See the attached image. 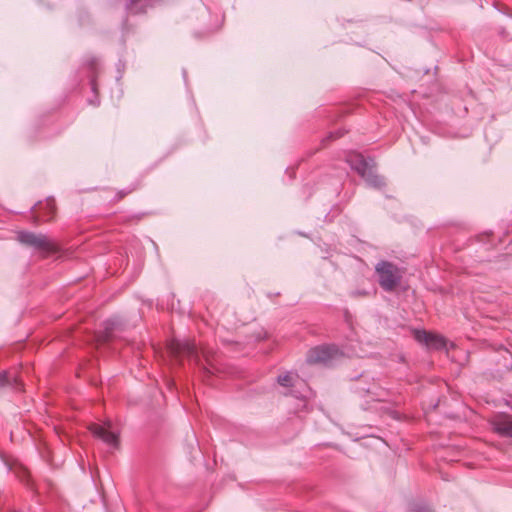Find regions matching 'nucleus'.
<instances>
[{
	"mask_svg": "<svg viewBox=\"0 0 512 512\" xmlns=\"http://www.w3.org/2000/svg\"><path fill=\"white\" fill-rule=\"evenodd\" d=\"M375 271L379 278V284L385 291L394 290L402 279L401 269L388 261L377 263Z\"/></svg>",
	"mask_w": 512,
	"mask_h": 512,
	"instance_id": "1",
	"label": "nucleus"
},
{
	"mask_svg": "<svg viewBox=\"0 0 512 512\" xmlns=\"http://www.w3.org/2000/svg\"><path fill=\"white\" fill-rule=\"evenodd\" d=\"M348 162L350 163L351 168L365 178L370 185L374 187H381L384 185L383 178L372 172L368 162L362 155L355 154L350 156Z\"/></svg>",
	"mask_w": 512,
	"mask_h": 512,
	"instance_id": "2",
	"label": "nucleus"
},
{
	"mask_svg": "<svg viewBox=\"0 0 512 512\" xmlns=\"http://www.w3.org/2000/svg\"><path fill=\"white\" fill-rule=\"evenodd\" d=\"M17 239L20 243L39 251L50 252L55 248L54 243L43 234L22 231L18 233Z\"/></svg>",
	"mask_w": 512,
	"mask_h": 512,
	"instance_id": "3",
	"label": "nucleus"
},
{
	"mask_svg": "<svg viewBox=\"0 0 512 512\" xmlns=\"http://www.w3.org/2000/svg\"><path fill=\"white\" fill-rule=\"evenodd\" d=\"M89 430L91 431L94 437L102 440L108 446H111L113 448L118 447L119 434L116 430L113 429L111 421H106L102 425L93 423L89 426Z\"/></svg>",
	"mask_w": 512,
	"mask_h": 512,
	"instance_id": "4",
	"label": "nucleus"
},
{
	"mask_svg": "<svg viewBox=\"0 0 512 512\" xmlns=\"http://www.w3.org/2000/svg\"><path fill=\"white\" fill-rule=\"evenodd\" d=\"M168 350L175 357L187 356L195 362L199 361V350L192 341L174 339L168 344Z\"/></svg>",
	"mask_w": 512,
	"mask_h": 512,
	"instance_id": "5",
	"label": "nucleus"
},
{
	"mask_svg": "<svg viewBox=\"0 0 512 512\" xmlns=\"http://www.w3.org/2000/svg\"><path fill=\"white\" fill-rule=\"evenodd\" d=\"M414 338L421 344H424L429 349H442L446 346V339L432 332H427L425 330H413Z\"/></svg>",
	"mask_w": 512,
	"mask_h": 512,
	"instance_id": "6",
	"label": "nucleus"
},
{
	"mask_svg": "<svg viewBox=\"0 0 512 512\" xmlns=\"http://www.w3.org/2000/svg\"><path fill=\"white\" fill-rule=\"evenodd\" d=\"M493 430L504 437H512V416L502 414L496 416L492 422Z\"/></svg>",
	"mask_w": 512,
	"mask_h": 512,
	"instance_id": "7",
	"label": "nucleus"
},
{
	"mask_svg": "<svg viewBox=\"0 0 512 512\" xmlns=\"http://www.w3.org/2000/svg\"><path fill=\"white\" fill-rule=\"evenodd\" d=\"M332 358V349L325 346L311 349L307 355V362L311 364L326 363Z\"/></svg>",
	"mask_w": 512,
	"mask_h": 512,
	"instance_id": "8",
	"label": "nucleus"
},
{
	"mask_svg": "<svg viewBox=\"0 0 512 512\" xmlns=\"http://www.w3.org/2000/svg\"><path fill=\"white\" fill-rule=\"evenodd\" d=\"M292 374L291 373H285L283 375H279L277 378V382L284 387H290L292 385Z\"/></svg>",
	"mask_w": 512,
	"mask_h": 512,
	"instance_id": "9",
	"label": "nucleus"
},
{
	"mask_svg": "<svg viewBox=\"0 0 512 512\" xmlns=\"http://www.w3.org/2000/svg\"><path fill=\"white\" fill-rule=\"evenodd\" d=\"M12 381L17 383L19 380L16 376L12 377L6 372L0 373V384H11Z\"/></svg>",
	"mask_w": 512,
	"mask_h": 512,
	"instance_id": "10",
	"label": "nucleus"
},
{
	"mask_svg": "<svg viewBox=\"0 0 512 512\" xmlns=\"http://www.w3.org/2000/svg\"><path fill=\"white\" fill-rule=\"evenodd\" d=\"M46 206L49 208V210H50L51 212H53V211H54V209H55V204H54V201H53V200H48V201L46 202Z\"/></svg>",
	"mask_w": 512,
	"mask_h": 512,
	"instance_id": "11",
	"label": "nucleus"
},
{
	"mask_svg": "<svg viewBox=\"0 0 512 512\" xmlns=\"http://www.w3.org/2000/svg\"><path fill=\"white\" fill-rule=\"evenodd\" d=\"M201 353L203 354V356L207 357V354L204 350H202Z\"/></svg>",
	"mask_w": 512,
	"mask_h": 512,
	"instance_id": "12",
	"label": "nucleus"
},
{
	"mask_svg": "<svg viewBox=\"0 0 512 512\" xmlns=\"http://www.w3.org/2000/svg\"><path fill=\"white\" fill-rule=\"evenodd\" d=\"M366 292H359L358 295H366Z\"/></svg>",
	"mask_w": 512,
	"mask_h": 512,
	"instance_id": "13",
	"label": "nucleus"
}]
</instances>
